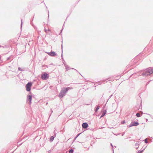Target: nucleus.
I'll return each mask as SVG.
<instances>
[{
  "label": "nucleus",
  "instance_id": "1",
  "mask_svg": "<svg viewBox=\"0 0 153 153\" xmlns=\"http://www.w3.org/2000/svg\"><path fill=\"white\" fill-rule=\"evenodd\" d=\"M153 74V69L149 68L144 71H141L138 73V76H146Z\"/></svg>",
  "mask_w": 153,
  "mask_h": 153
},
{
  "label": "nucleus",
  "instance_id": "2",
  "mask_svg": "<svg viewBox=\"0 0 153 153\" xmlns=\"http://www.w3.org/2000/svg\"><path fill=\"white\" fill-rule=\"evenodd\" d=\"M73 88L68 87L67 88H63L62 90H61L59 95V98L61 99L67 93L68 91L72 89Z\"/></svg>",
  "mask_w": 153,
  "mask_h": 153
},
{
  "label": "nucleus",
  "instance_id": "3",
  "mask_svg": "<svg viewBox=\"0 0 153 153\" xmlns=\"http://www.w3.org/2000/svg\"><path fill=\"white\" fill-rule=\"evenodd\" d=\"M32 85V83L31 82H28L26 85V90L27 91H29L31 90V88Z\"/></svg>",
  "mask_w": 153,
  "mask_h": 153
},
{
  "label": "nucleus",
  "instance_id": "4",
  "mask_svg": "<svg viewBox=\"0 0 153 153\" xmlns=\"http://www.w3.org/2000/svg\"><path fill=\"white\" fill-rule=\"evenodd\" d=\"M48 75L46 73H45L41 75V78L43 80H46L48 78Z\"/></svg>",
  "mask_w": 153,
  "mask_h": 153
},
{
  "label": "nucleus",
  "instance_id": "5",
  "mask_svg": "<svg viewBox=\"0 0 153 153\" xmlns=\"http://www.w3.org/2000/svg\"><path fill=\"white\" fill-rule=\"evenodd\" d=\"M139 125V123L137 122H131L130 124L128 126L129 127L133 126H137Z\"/></svg>",
  "mask_w": 153,
  "mask_h": 153
},
{
  "label": "nucleus",
  "instance_id": "6",
  "mask_svg": "<svg viewBox=\"0 0 153 153\" xmlns=\"http://www.w3.org/2000/svg\"><path fill=\"white\" fill-rule=\"evenodd\" d=\"M47 53L48 55L51 56H54L56 55V53L54 51H51L50 52H48Z\"/></svg>",
  "mask_w": 153,
  "mask_h": 153
},
{
  "label": "nucleus",
  "instance_id": "7",
  "mask_svg": "<svg viewBox=\"0 0 153 153\" xmlns=\"http://www.w3.org/2000/svg\"><path fill=\"white\" fill-rule=\"evenodd\" d=\"M32 96L30 95H28L27 97V101H29V103L30 104L31 103V101L32 100Z\"/></svg>",
  "mask_w": 153,
  "mask_h": 153
},
{
  "label": "nucleus",
  "instance_id": "8",
  "mask_svg": "<svg viewBox=\"0 0 153 153\" xmlns=\"http://www.w3.org/2000/svg\"><path fill=\"white\" fill-rule=\"evenodd\" d=\"M82 127L84 128H86L88 126V124L87 123H84L82 125Z\"/></svg>",
  "mask_w": 153,
  "mask_h": 153
},
{
  "label": "nucleus",
  "instance_id": "9",
  "mask_svg": "<svg viewBox=\"0 0 153 153\" xmlns=\"http://www.w3.org/2000/svg\"><path fill=\"white\" fill-rule=\"evenodd\" d=\"M65 67L66 69V71H68L69 69H74L75 70H76L77 72H79L77 70H76V69H74V68H71L69 67L67 65L65 64Z\"/></svg>",
  "mask_w": 153,
  "mask_h": 153
},
{
  "label": "nucleus",
  "instance_id": "10",
  "mask_svg": "<svg viewBox=\"0 0 153 153\" xmlns=\"http://www.w3.org/2000/svg\"><path fill=\"white\" fill-rule=\"evenodd\" d=\"M109 79V78H108L107 79H103L101 81H98V82H96V83H95V84H94V85H96V84H97L98 85H100L101 84V82H105V81L108 79Z\"/></svg>",
  "mask_w": 153,
  "mask_h": 153
},
{
  "label": "nucleus",
  "instance_id": "11",
  "mask_svg": "<svg viewBox=\"0 0 153 153\" xmlns=\"http://www.w3.org/2000/svg\"><path fill=\"white\" fill-rule=\"evenodd\" d=\"M106 113V110H104L101 116L100 117V119L104 117Z\"/></svg>",
  "mask_w": 153,
  "mask_h": 153
},
{
  "label": "nucleus",
  "instance_id": "12",
  "mask_svg": "<svg viewBox=\"0 0 153 153\" xmlns=\"http://www.w3.org/2000/svg\"><path fill=\"white\" fill-rule=\"evenodd\" d=\"M100 107L99 106H97L96 108L95 109V112H97L98 109H99Z\"/></svg>",
  "mask_w": 153,
  "mask_h": 153
},
{
  "label": "nucleus",
  "instance_id": "13",
  "mask_svg": "<svg viewBox=\"0 0 153 153\" xmlns=\"http://www.w3.org/2000/svg\"><path fill=\"white\" fill-rule=\"evenodd\" d=\"M61 48H62V53L61 57H62V59L63 60V61H64V62H65V61L64 60V59H63V56H62V52H63L62 48H63V46H62V45H61Z\"/></svg>",
  "mask_w": 153,
  "mask_h": 153
},
{
  "label": "nucleus",
  "instance_id": "14",
  "mask_svg": "<svg viewBox=\"0 0 153 153\" xmlns=\"http://www.w3.org/2000/svg\"><path fill=\"white\" fill-rule=\"evenodd\" d=\"M54 139V137L53 136H51V137L50 139V140L51 142H52L53 141Z\"/></svg>",
  "mask_w": 153,
  "mask_h": 153
},
{
  "label": "nucleus",
  "instance_id": "15",
  "mask_svg": "<svg viewBox=\"0 0 153 153\" xmlns=\"http://www.w3.org/2000/svg\"><path fill=\"white\" fill-rule=\"evenodd\" d=\"M74 152V150L72 149H70L69 150V153H73Z\"/></svg>",
  "mask_w": 153,
  "mask_h": 153
},
{
  "label": "nucleus",
  "instance_id": "16",
  "mask_svg": "<svg viewBox=\"0 0 153 153\" xmlns=\"http://www.w3.org/2000/svg\"><path fill=\"white\" fill-rule=\"evenodd\" d=\"M45 31L46 33H48V31H50V30L49 29H48L47 30L45 28Z\"/></svg>",
  "mask_w": 153,
  "mask_h": 153
},
{
  "label": "nucleus",
  "instance_id": "17",
  "mask_svg": "<svg viewBox=\"0 0 153 153\" xmlns=\"http://www.w3.org/2000/svg\"><path fill=\"white\" fill-rule=\"evenodd\" d=\"M137 117H139L141 116L140 114L139 113H137L136 114Z\"/></svg>",
  "mask_w": 153,
  "mask_h": 153
},
{
  "label": "nucleus",
  "instance_id": "18",
  "mask_svg": "<svg viewBox=\"0 0 153 153\" xmlns=\"http://www.w3.org/2000/svg\"><path fill=\"white\" fill-rule=\"evenodd\" d=\"M145 149V148L143 149L141 151H139L138 152H137V153H142L143 151Z\"/></svg>",
  "mask_w": 153,
  "mask_h": 153
},
{
  "label": "nucleus",
  "instance_id": "19",
  "mask_svg": "<svg viewBox=\"0 0 153 153\" xmlns=\"http://www.w3.org/2000/svg\"><path fill=\"white\" fill-rule=\"evenodd\" d=\"M147 140H148L147 138H146V139L144 140L145 142V143H148V141Z\"/></svg>",
  "mask_w": 153,
  "mask_h": 153
},
{
  "label": "nucleus",
  "instance_id": "20",
  "mask_svg": "<svg viewBox=\"0 0 153 153\" xmlns=\"http://www.w3.org/2000/svg\"><path fill=\"white\" fill-rule=\"evenodd\" d=\"M112 133H113L114 135H116V136H117V135H119V134H120V133H119V134H114L113 132H112Z\"/></svg>",
  "mask_w": 153,
  "mask_h": 153
},
{
  "label": "nucleus",
  "instance_id": "21",
  "mask_svg": "<svg viewBox=\"0 0 153 153\" xmlns=\"http://www.w3.org/2000/svg\"><path fill=\"white\" fill-rule=\"evenodd\" d=\"M125 123V120H124L121 122V123L122 124H123Z\"/></svg>",
  "mask_w": 153,
  "mask_h": 153
},
{
  "label": "nucleus",
  "instance_id": "22",
  "mask_svg": "<svg viewBox=\"0 0 153 153\" xmlns=\"http://www.w3.org/2000/svg\"><path fill=\"white\" fill-rule=\"evenodd\" d=\"M22 20L21 19V28L22 27Z\"/></svg>",
  "mask_w": 153,
  "mask_h": 153
},
{
  "label": "nucleus",
  "instance_id": "23",
  "mask_svg": "<svg viewBox=\"0 0 153 153\" xmlns=\"http://www.w3.org/2000/svg\"><path fill=\"white\" fill-rule=\"evenodd\" d=\"M18 70L19 71H22V70L21 69V68L20 67L18 68Z\"/></svg>",
  "mask_w": 153,
  "mask_h": 153
},
{
  "label": "nucleus",
  "instance_id": "24",
  "mask_svg": "<svg viewBox=\"0 0 153 153\" xmlns=\"http://www.w3.org/2000/svg\"><path fill=\"white\" fill-rule=\"evenodd\" d=\"M139 145V144H138V143H136L135 144V146H137V145Z\"/></svg>",
  "mask_w": 153,
  "mask_h": 153
},
{
  "label": "nucleus",
  "instance_id": "25",
  "mask_svg": "<svg viewBox=\"0 0 153 153\" xmlns=\"http://www.w3.org/2000/svg\"><path fill=\"white\" fill-rule=\"evenodd\" d=\"M81 134V133H79V134H78L77 135H76V137H78L79 136V135H80V134Z\"/></svg>",
  "mask_w": 153,
  "mask_h": 153
},
{
  "label": "nucleus",
  "instance_id": "26",
  "mask_svg": "<svg viewBox=\"0 0 153 153\" xmlns=\"http://www.w3.org/2000/svg\"><path fill=\"white\" fill-rule=\"evenodd\" d=\"M5 46H1V45H0V48L1 47H2L3 48H5Z\"/></svg>",
  "mask_w": 153,
  "mask_h": 153
},
{
  "label": "nucleus",
  "instance_id": "27",
  "mask_svg": "<svg viewBox=\"0 0 153 153\" xmlns=\"http://www.w3.org/2000/svg\"><path fill=\"white\" fill-rule=\"evenodd\" d=\"M62 30H63V28H62V29L60 31V34L62 32Z\"/></svg>",
  "mask_w": 153,
  "mask_h": 153
},
{
  "label": "nucleus",
  "instance_id": "28",
  "mask_svg": "<svg viewBox=\"0 0 153 153\" xmlns=\"http://www.w3.org/2000/svg\"><path fill=\"white\" fill-rule=\"evenodd\" d=\"M111 146L112 147H114V146H113V145H112V144L111 143Z\"/></svg>",
  "mask_w": 153,
  "mask_h": 153
},
{
  "label": "nucleus",
  "instance_id": "29",
  "mask_svg": "<svg viewBox=\"0 0 153 153\" xmlns=\"http://www.w3.org/2000/svg\"><path fill=\"white\" fill-rule=\"evenodd\" d=\"M124 134H125V133L123 132V133L122 135V136H123L124 135Z\"/></svg>",
  "mask_w": 153,
  "mask_h": 153
},
{
  "label": "nucleus",
  "instance_id": "30",
  "mask_svg": "<svg viewBox=\"0 0 153 153\" xmlns=\"http://www.w3.org/2000/svg\"><path fill=\"white\" fill-rule=\"evenodd\" d=\"M108 128H114L113 127H108Z\"/></svg>",
  "mask_w": 153,
  "mask_h": 153
},
{
  "label": "nucleus",
  "instance_id": "31",
  "mask_svg": "<svg viewBox=\"0 0 153 153\" xmlns=\"http://www.w3.org/2000/svg\"><path fill=\"white\" fill-rule=\"evenodd\" d=\"M104 128V127H101V128H100V129H102L103 128Z\"/></svg>",
  "mask_w": 153,
  "mask_h": 153
},
{
  "label": "nucleus",
  "instance_id": "32",
  "mask_svg": "<svg viewBox=\"0 0 153 153\" xmlns=\"http://www.w3.org/2000/svg\"><path fill=\"white\" fill-rule=\"evenodd\" d=\"M148 114L150 116H151V114Z\"/></svg>",
  "mask_w": 153,
  "mask_h": 153
},
{
  "label": "nucleus",
  "instance_id": "33",
  "mask_svg": "<svg viewBox=\"0 0 153 153\" xmlns=\"http://www.w3.org/2000/svg\"><path fill=\"white\" fill-rule=\"evenodd\" d=\"M138 148H139V147H138H138H136V149H138Z\"/></svg>",
  "mask_w": 153,
  "mask_h": 153
},
{
  "label": "nucleus",
  "instance_id": "34",
  "mask_svg": "<svg viewBox=\"0 0 153 153\" xmlns=\"http://www.w3.org/2000/svg\"><path fill=\"white\" fill-rule=\"evenodd\" d=\"M53 112V111L51 109V114Z\"/></svg>",
  "mask_w": 153,
  "mask_h": 153
},
{
  "label": "nucleus",
  "instance_id": "35",
  "mask_svg": "<svg viewBox=\"0 0 153 153\" xmlns=\"http://www.w3.org/2000/svg\"><path fill=\"white\" fill-rule=\"evenodd\" d=\"M112 96V95H111L110 97H109V98H110L111 96Z\"/></svg>",
  "mask_w": 153,
  "mask_h": 153
},
{
  "label": "nucleus",
  "instance_id": "36",
  "mask_svg": "<svg viewBox=\"0 0 153 153\" xmlns=\"http://www.w3.org/2000/svg\"><path fill=\"white\" fill-rule=\"evenodd\" d=\"M77 137H76H76L74 139H76V138H77Z\"/></svg>",
  "mask_w": 153,
  "mask_h": 153
},
{
  "label": "nucleus",
  "instance_id": "37",
  "mask_svg": "<svg viewBox=\"0 0 153 153\" xmlns=\"http://www.w3.org/2000/svg\"><path fill=\"white\" fill-rule=\"evenodd\" d=\"M112 150H113V152H114V149H113V148H112Z\"/></svg>",
  "mask_w": 153,
  "mask_h": 153
},
{
  "label": "nucleus",
  "instance_id": "38",
  "mask_svg": "<svg viewBox=\"0 0 153 153\" xmlns=\"http://www.w3.org/2000/svg\"><path fill=\"white\" fill-rule=\"evenodd\" d=\"M114 147H115V148L116 147L115 146H114Z\"/></svg>",
  "mask_w": 153,
  "mask_h": 153
},
{
  "label": "nucleus",
  "instance_id": "39",
  "mask_svg": "<svg viewBox=\"0 0 153 153\" xmlns=\"http://www.w3.org/2000/svg\"><path fill=\"white\" fill-rule=\"evenodd\" d=\"M146 121H148V119H146Z\"/></svg>",
  "mask_w": 153,
  "mask_h": 153
},
{
  "label": "nucleus",
  "instance_id": "40",
  "mask_svg": "<svg viewBox=\"0 0 153 153\" xmlns=\"http://www.w3.org/2000/svg\"><path fill=\"white\" fill-rule=\"evenodd\" d=\"M51 115V114H50V115H49V116H50V115Z\"/></svg>",
  "mask_w": 153,
  "mask_h": 153
},
{
  "label": "nucleus",
  "instance_id": "41",
  "mask_svg": "<svg viewBox=\"0 0 153 153\" xmlns=\"http://www.w3.org/2000/svg\"><path fill=\"white\" fill-rule=\"evenodd\" d=\"M48 16H49V13L48 14Z\"/></svg>",
  "mask_w": 153,
  "mask_h": 153
},
{
  "label": "nucleus",
  "instance_id": "42",
  "mask_svg": "<svg viewBox=\"0 0 153 153\" xmlns=\"http://www.w3.org/2000/svg\"><path fill=\"white\" fill-rule=\"evenodd\" d=\"M79 74H80V73H79Z\"/></svg>",
  "mask_w": 153,
  "mask_h": 153
},
{
  "label": "nucleus",
  "instance_id": "43",
  "mask_svg": "<svg viewBox=\"0 0 153 153\" xmlns=\"http://www.w3.org/2000/svg\"><path fill=\"white\" fill-rule=\"evenodd\" d=\"M13 153L12 152V153Z\"/></svg>",
  "mask_w": 153,
  "mask_h": 153
}]
</instances>
